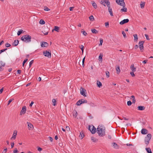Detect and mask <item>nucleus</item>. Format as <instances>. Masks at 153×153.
Here are the masks:
<instances>
[{"mask_svg": "<svg viewBox=\"0 0 153 153\" xmlns=\"http://www.w3.org/2000/svg\"><path fill=\"white\" fill-rule=\"evenodd\" d=\"M97 130V132L99 136L102 137L105 135V128L103 125L99 126Z\"/></svg>", "mask_w": 153, "mask_h": 153, "instance_id": "f257e3e1", "label": "nucleus"}, {"mask_svg": "<svg viewBox=\"0 0 153 153\" xmlns=\"http://www.w3.org/2000/svg\"><path fill=\"white\" fill-rule=\"evenodd\" d=\"M31 36L29 35L26 34L22 36L21 38V39L26 42H31Z\"/></svg>", "mask_w": 153, "mask_h": 153, "instance_id": "f03ea898", "label": "nucleus"}, {"mask_svg": "<svg viewBox=\"0 0 153 153\" xmlns=\"http://www.w3.org/2000/svg\"><path fill=\"white\" fill-rule=\"evenodd\" d=\"M152 137V135L151 134H148L146 137H145V142L146 144L148 145L149 143V142Z\"/></svg>", "mask_w": 153, "mask_h": 153, "instance_id": "7ed1b4c3", "label": "nucleus"}, {"mask_svg": "<svg viewBox=\"0 0 153 153\" xmlns=\"http://www.w3.org/2000/svg\"><path fill=\"white\" fill-rule=\"evenodd\" d=\"M88 129L90 131L92 134H94L96 131V128L93 125H89L88 127Z\"/></svg>", "mask_w": 153, "mask_h": 153, "instance_id": "20e7f679", "label": "nucleus"}, {"mask_svg": "<svg viewBox=\"0 0 153 153\" xmlns=\"http://www.w3.org/2000/svg\"><path fill=\"white\" fill-rule=\"evenodd\" d=\"M116 1L118 4L122 6L123 7H125L126 6L124 0H116Z\"/></svg>", "mask_w": 153, "mask_h": 153, "instance_id": "39448f33", "label": "nucleus"}, {"mask_svg": "<svg viewBox=\"0 0 153 153\" xmlns=\"http://www.w3.org/2000/svg\"><path fill=\"white\" fill-rule=\"evenodd\" d=\"M44 55L49 58H51V52H49L47 51H44L43 52Z\"/></svg>", "mask_w": 153, "mask_h": 153, "instance_id": "423d86ee", "label": "nucleus"}, {"mask_svg": "<svg viewBox=\"0 0 153 153\" xmlns=\"http://www.w3.org/2000/svg\"><path fill=\"white\" fill-rule=\"evenodd\" d=\"M80 94L84 97H86V91L82 87H81L80 88Z\"/></svg>", "mask_w": 153, "mask_h": 153, "instance_id": "0eeeda50", "label": "nucleus"}, {"mask_svg": "<svg viewBox=\"0 0 153 153\" xmlns=\"http://www.w3.org/2000/svg\"><path fill=\"white\" fill-rule=\"evenodd\" d=\"M144 43V41H140L139 43V48L141 51L143 50L144 49V47L143 46V44Z\"/></svg>", "mask_w": 153, "mask_h": 153, "instance_id": "6e6552de", "label": "nucleus"}, {"mask_svg": "<svg viewBox=\"0 0 153 153\" xmlns=\"http://www.w3.org/2000/svg\"><path fill=\"white\" fill-rule=\"evenodd\" d=\"M26 111V107L25 106H24L22 108V110L20 112V114L22 115V114H24Z\"/></svg>", "mask_w": 153, "mask_h": 153, "instance_id": "1a4fd4ad", "label": "nucleus"}, {"mask_svg": "<svg viewBox=\"0 0 153 153\" xmlns=\"http://www.w3.org/2000/svg\"><path fill=\"white\" fill-rule=\"evenodd\" d=\"M129 21L128 19H124L120 22V25H122L125 23H127Z\"/></svg>", "mask_w": 153, "mask_h": 153, "instance_id": "9d476101", "label": "nucleus"}, {"mask_svg": "<svg viewBox=\"0 0 153 153\" xmlns=\"http://www.w3.org/2000/svg\"><path fill=\"white\" fill-rule=\"evenodd\" d=\"M27 124H28V128L29 130H32L33 128V126L30 123L27 122Z\"/></svg>", "mask_w": 153, "mask_h": 153, "instance_id": "9b49d317", "label": "nucleus"}, {"mask_svg": "<svg viewBox=\"0 0 153 153\" xmlns=\"http://www.w3.org/2000/svg\"><path fill=\"white\" fill-rule=\"evenodd\" d=\"M17 135V131H14L12 137L11 138V140L13 139H15L16 138V135Z\"/></svg>", "mask_w": 153, "mask_h": 153, "instance_id": "f8f14e48", "label": "nucleus"}, {"mask_svg": "<svg viewBox=\"0 0 153 153\" xmlns=\"http://www.w3.org/2000/svg\"><path fill=\"white\" fill-rule=\"evenodd\" d=\"M48 45V43L46 42H43L42 43L41 46L42 47H47Z\"/></svg>", "mask_w": 153, "mask_h": 153, "instance_id": "ddd939ff", "label": "nucleus"}, {"mask_svg": "<svg viewBox=\"0 0 153 153\" xmlns=\"http://www.w3.org/2000/svg\"><path fill=\"white\" fill-rule=\"evenodd\" d=\"M113 146L114 148L116 149H119V146L115 143H112Z\"/></svg>", "mask_w": 153, "mask_h": 153, "instance_id": "4468645a", "label": "nucleus"}, {"mask_svg": "<svg viewBox=\"0 0 153 153\" xmlns=\"http://www.w3.org/2000/svg\"><path fill=\"white\" fill-rule=\"evenodd\" d=\"M141 133L143 134H146L148 133V130L145 128H143L141 130Z\"/></svg>", "mask_w": 153, "mask_h": 153, "instance_id": "2eb2a0df", "label": "nucleus"}, {"mask_svg": "<svg viewBox=\"0 0 153 153\" xmlns=\"http://www.w3.org/2000/svg\"><path fill=\"white\" fill-rule=\"evenodd\" d=\"M130 68L132 71L135 72L136 71V68L134 67V65L132 64L130 66Z\"/></svg>", "mask_w": 153, "mask_h": 153, "instance_id": "dca6fc26", "label": "nucleus"}, {"mask_svg": "<svg viewBox=\"0 0 153 153\" xmlns=\"http://www.w3.org/2000/svg\"><path fill=\"white\" fill-rule=\"evenodd\" d=\"M138 109L139 110L142 111L145 110V108L143 106H139L137 107Z\"/></svg>", "mask_w": 153, "mask_h": 153, "instance_id": "f3484780", "label": "nucleus"}, {"mask_svg": "<svg viewBox=\"0 0 153 153\" xmlns=\"http://www.w3.org/2000/svg\"><path fill=\"white\" fill-rule=\"evenodd\" d=\"M108 11L110 14V15L111 16H113V12L112 10V9L110 7H109L108 9Z\"/></svg>", "mask_w": 153, "mask_h": 153, "instance_id": "a211bd4d", "label": "nucleus"}, {"mask_svg": "<svg viewBox=\"0 0 153 153\" xmlns=\"http://www.w3.org/2000/svg\"><path fill=\"white\" fill-rule=\"evenodd\" d=\"M59 27L55 26L54 27V29L52 30V31L53 32L54 30H55L57 32H58L59 31Z\"/></svg>", "mask_w": 153, "mask_h": 153, "instance_id": "6ab92c4d", "label": "nucleus"}, {"mask_svg": "<svg viewBox=\"0 0 153 153\" xmlns=\"http://www.w3.org/2000/svg\"><path fill=\"white\" fill-rule=\"evenodd\" d=\"M133 36H134V42H137L138 39V37L137 35L136 34H134L133 35Z\"/></svg>", "mask_w": 153, "mask_h": 153, "instance_id": "aec40b11", "label": "nucleus"}, {"mask_svg": "<svg viewBox=\"0 0 153 153\" xmlns=\"http://www.w3.org/2000/svg\"><path fill=\"white\" fill-rule=\"evenodd\" d=\"M97 86L99 88H100L102 86V84L101 82L98 80L97 81Z\"/></svg>", "mask_w": 153, "mask_h": 153, "instance_id": "412c9836", "label": "nucleus"}, {"mask_svg": "<svg viewBox=\"0 0 153 153\" xmlns=\"http://www.w3.org/2000/svg\"><path fill=\"white\" fill-rule=\"evenodd\" d=\"M19 42V41L18 40H15L14 42H13V45L15 46H16L18 45Z\"/></svg>", "mask_w": 153, "mask_h": 153, "instance_id": "4be33fe9", "label": "nucleus"}, {"mask_svg": "<svg viewBox=\"0 0 153 153\" xmlns=\"http://www.w3.org/2000/svg\"><path fill=\"white\" fill-rule=\"evenodd\" d=\"M105 4L107 5L108 6V8L109 7H110V2L109 1H108V0H105Z\"/></svg>", "mask_w": 153, "mask_h": 153, "instance_id": "5701e85b", "label": "nucleus"}, {"mask_svg": "<svg viewBox=\"0 0 153 153\" xmlns=\"http://www.w3.org/2000/svg\"><path fill=\"white\" fill-rule=\"evenodd\" d=\"M116 70L117 72V74H119L120 72V67L119 66H118L116 68Z\"/></svg>", "mask_w": 153, "mask_h": 153, "instance_id": "b1692460", "label": "nucleus"}, {"mask_svg": "<svg viewBox=\"0 0 153 153\" xmlns=\"http://www.w3.org/2000/svg\"><path fill=\"white\" fill-rule=\"evenodd\" d=\"M5 65V63L3 62V61H0V67H1V66H4Z\"/></svg>", "mask_w": 153, "mask_h": 153, "instance_id": "393cba45", "label": "nucleus"}, {"mask_svg": "<svg viewBox=\"0 0 153 153\" xmlns=\"http://www.w3.org/2000/svg\"><path fill=\"white\" fill-rule=\"evenodd\" d=\"M92 33H98V31L97 30L95 29H94L91 30Z\"/></svg>", "mask_w": 153, "mask_h": 153, "instance_id": "a878e982", "label": "nucleus"}, {"mask_svg": "<svg viewBox=\"0 0 153 153\" xmlns=\"http://www.w3.org/2000/svg\"><path fill=\"white\" fill-rule=\"evenodd\" d=\"M23 32V30L22 29H20L17 32V35L19 36Z\"/></svg>", "mask_w": 153, "mask_h": 153, "instance_id": "bb28decb", "label": "nucleus"}, {"mask_svg": "<svg viewBox=\"0 0 153 153\" xmlns=\"http://www.w3.org/2000/svg\"><path fill=\"white\" fill-rule=\"evenodd\" d=\"M80 135L79 136V137H81V139H82L84 137V134L83 133V132L81 131L80 133Z\"/></svg>", "mask_w": 153, "mask_h": 153, "instance_id": "cd10ccee", "label": "nucleus"}, {"mask_svg": "<svg viewBox=\"0 0 153 153\" xmlns=\"http://www.w3.org/2000/svg\"><path fill=\"white\" fill-rule=\"evenodd\" d=\"M81 104V100H79L76 103V105L78 106L80 105Z\"/></svg>", "mask_w": 153, "mask_h": 153, "instance_id": "c85d7f7f", "label": "nucleus"}, {"mask_svg": "<svg viewBox=\"0 0 153 153\" xmlns=\"http://www.w3.org/2000/svg\"><path fill=\"white\" fill-rule=\"evenodd\" d=\"M81 104L84 103H87V101L86 100H84L83 99L81 100Z\"/></svg>", "mask_w": 153, "mask_h": 153, "instance_id": "c756f323", "label": "nucleus"}, {"mask_svg": "<svg viewBox=\"0 0 153 153\" xmlns=\"http://www.w3.org/2000/svg\"><path fill=\"white\" fill-rule=\"evenodd\" d=\"M89 19L91 21H93L94 20V16L92 15L91 16L89 17Z\"/></svg>", "mask_w": 153, "mask_h": 153, "instance_id": "7c9ffc66", "label": "nucleus"}, {"mask_svg": "<svg viewBox=\"0 0 153 153\" xmlns=\"http://www.w3.org/2000/svg\"><path fill=\"white\" fill-rule=\"evenodd\" d=\"M146 150L148 153H149L152 152L150 148H146Z\"/></svg>", "mask_w": 153, "mask_h": 153, "instance_id": "2f4dec72", "label": "nucleus"}, {"mask_svg": "<svg viewBox=\"0 0 153 153\" xmlns=\"http://www.w3.org/2000/svg\"><path fill=\"white\" fill-rule=\"evenodd\" d=\"M39 24L41 25H44L45 24V22L42 19H41L39 22Z\"/></svg>", "mask_w": 153, "mask_h": 153, "instance_id": "473e14b6", "label": "nucleus"}, {"mask_svg": "<svg viewBox=\"0 0 153 153\" xmlns=\"http://www.w3.org/2000/svg\"><path fill=\"white\" fill-rule=\"evenodd\" d=\"M77 115V113L76 111H73V115L74 117H76Z\"/></svg>", "mask_w": 153, "mask_h": 153, "instance_id": "72a5a7b5", "label": "nucleus"}, {"mask_svg": "<svg viewBox=\"0 0 153 153\" xmlns=\"http://www.w3.org/2000/svg\"><path fill=\"white\" fill-rule=\"evenodd\" d=\"M83 29L82 30L81 32L85 36H86L87 35V33L85 31L83 30Z\"/></svg>", "mask_w": 153, "mask_h": 153, "instance_id": "f704fd0d", "label": "nucleus"}, {"mask_svg": "<svg viewBox=\"0 0 153 153\" xmlns=\"http://www.w3.org/2000/svg\"><path fill=\"white\" fill-rule=\"evenodd\" d=\"M123 8H122L121 9V11L123 12H126L127 10V8L126 7H123Z\"/></svg>", "mask_w": 153, "mask_h": 153, "instance_id": "c9c22d12", "label": "nucleus"}, {"mask_svg": "<svg viewBox=\"0 0 153 153\" xmlns=\"http://www.w3.org/2000/svg\"><path fill=\"white\" fill-rule=\"evenodd\" d=\"M103 42V39L102 38L100 39V43L99 44V45H102Z\"/></svg>", "mask_w": 153, "mask_h": 153, "instance_id": "e433bc0d", "label": "nucleus"}, {"mask_svg": "<svg viewBox=\"0 0 153 153\" xmlns=\"http://www.w3.org/2000/svg\"><path fill=\"white\" fill-rule=\"evenodd\" d=\"M92 5L95 8L97 7V6L96 4L94 2H93L92 3Z\"/></svg>", "mask_w": 153, "mask_h": 153, "instance_id": "4c0bfd02", "label": "nucleus"}, {"mask_svg": "<svg viewBox=\"0 0 153 153\" xmlns=\"http://www.w3.org/2000/svg\"><path fill=\"white\" fill-rule=\"evenodd\" d=\"M102 56L103 55L101 54L99 57V61H102Z\"/></svg>", "mask_w": 153, "mask_h": 153, "instance_id": "58836bf2", "label": "nucleus"}, {"mask_svg": "<svg viewBox=\"0 0 153 153\" xmlns=\"http://www.w3.org/2000/svg\"><path fill=\"white\" fill-rule=\"evenodd\" d=\"M44 10L45 11H47L50 10V9L47 6H45L44 7Z\"/></svg>", "mask_w": 153, "mask_h": 153, "instance_id": "ea45409f", "label": "nucleus"}, {"mask_svg": "<svg viewBox=\"0 0 153 153\" xmlns=\"http://www.w3.org/2000/svg\"><path fill=\"white\" fill-rule=\"evenodd\" d=\"M56 102V100L55 99H53L52 100L53 105L54 106L55 105Z\"/></svg>", "mask_w": 153, "mask_h": 153, "instance_id": "a19ab883", "label": "nucleus"}, {"mask_svg": "<svg viewBox=\"0 0 153 153\" xmlns=\"http://www.w3.org/2000/svg\"><path fill=\"white\" fill-rule=\"evenodd\" d=\"M122 34L123 35V36L124 38H126V34L125 32L124 31H122Z\"/></svg>", "mask_w": 153, "mask_h": 153, "instance_id": "79ce46f5", "label": "nucleus"}, {"mask_svg": "<svg viewBox=\"0 0 153 153\" xmlns=\"http://www.w3.org/2000/svg\"><path fill=\"white\" fill-rule=\"evenodd\" d=\"M85 57L83 59L82 61V65L83 67H84L85 66V64H84V62H85Z\"/></svg>", "mask_w": 153, "mask_h": 153, "instance_id": "37998d69", "label": "nucleus"}, {"mask_svg": "<svg viewBox=\"0 0 153 153\" xmlns=\"http://www.w3.org/2000/svg\"><path fill=\"white\" fill-rule=\"evenodd\" d=\"M28 59H25L24 60L22 63V66H24L25 64L27 61Z\"/></svg>", "mask_w": 153, "mask_h": 153, "instance_id": "c03bdc74", "label": "nucleus"}, {"mask_svg": "<svg viewBox=\"0 0 153 153\" xmlns=\"http://www.w3.org/2000/svg\"><path fill=\"white\" fill-rule=\"evenodd\" d=\"M132 103V102L130 101H128L127 102V104L128 106L131 105Z\"/></svg>", "mask_w": 153, "mask_h": 153, "instance_id": "a18cd8bd", "label": "nucleus"}, {"mask_svg": "<svg viewBox=\"0 0 153 153\" xmlns=\"http://www.w3.org/2000/svg\"><path fill=\"white\" fill-rule=\"evenodd\" d=\"M11 45L8 43H7L5 44V46L7 48L10 47Z\"/></svg>", "mask_w": 153, "mask_h": 153, "instance_id": "49530a36", "label": "nucleus"}, {"mask_svg": "<svg viewBox=\"0 0 153 153\" xmlns=\"http://www.w3.org/2000/svg\"><path fill=\"white\" fill-rule=\"evenodd\" d=\"M33 60H32L31 61H30L29 63V67H30L31 65L33 62Z\"/></svg>", "mask_w": 153, "mask_h": 153, "instance_id": "de8ad7c7", "label": "nucleus"}, {"mask_svg": "<svg viewBox=\"0 0 153 153\" xmlns=\"http://www.w3.org/2000/svg\"><path fill=\"white\" fill-rule=\"evenodd\" d=\"M91 139L94 142H95L96 140V139L94 137H91Z\"/></svg>", "mask_w": 153, "mask_h": 153, "instance_id": "09e8293b", "label": "nucleus"}, {"mask_svg": "<svg viewBox=\"0 0 153 153\" xmlns=\"http://www.w3.org/2000/svg\"><path fill=\"white\" fill-rule=\"evenodd\" d=\"M140 5L141 7L142 8H143L144 7L145 3H141L140 4Z\"/></svg>", "mask_w": 153, "mask_h": 153, "instance_id": "8fccbe9b", "label": "nucleus"}, {"mask_svg": "<svg viewBox=\"0 0 153 153\" xmlns=\"http://www.w3.org/2000/svg\"><path fill=\"white\" fill-rule=\"evenodd\" d=\"M107 77V78H108L109 77V73L108 71H107L105 73Z\"/></svg>", "mask_w": 153, "mask_h": 153, "instance_id": "3c124183", "label": "nucleus"}, {"mask_svg": "<svg viewBox=\"0 0 153 153\" xmlns=\"http://www.w3.org/2000/svg\"><path fill=\"white\" fill-rule=\"evenodd\" d=\"M134 72H133V71H131V72L130 73V74H131V75L132 76V77H134L135 76V75L134 74Z\"/></svg>", "mask_w": 153, "mask_h": 153, "instance_id": "603ef678", "label": "nucleus"}, {"mask_svg": "<svg viewBox=\"0 0 153 153\" xmlns=\"http://www.w3.org/2000/svg\"><path fill=\"white\" fill-rule=\"evenodd\" d=\"M13 100H14L13 99H10L8 101L7 105H8Z\"/></svg>", "mask_w": 153, "mask_h": 153, "instance_id": "864d4df0", "label": "nucleus"}, {"mask_svg": "<svg viewBox=\"0 0 153 153\" xmlns=\"http://www.w3.org/2000/svg\"><path fill=\"white\" fill-rule=\"evenodd\" d=\"M105 25L106 27H109V22H105Z\"/></svg>", "mask_w": 153, "mask_h": 153, "instance_id": "5fc2aeb1", "label": "nucleus"}, {"mask_svg": "<svg viewBox=\"0 0 153 153\" xmlns=\"http://www.w3.org/2000/svg\"><path fill=\"white\" fill-rule=\"evenodd\" d=\"M145 36L146 37V39L147 40H149L150 39L149 38V36L148 35L145 34Z\"/></svg>", "mask_w": 153, "mask_h": 153, "instance_id": "6e6d98bb", "label": "nucleus"}, {"mask_svg": "<svg viewBox=\"0 0 153 153\" xmlns=\"http://www.w3.org/2000/svg\"><path fill=\"white\" fill-rule=\"evenodd\" d=\"M7 148L4 149V150L3 151L2 153H6L7 151Z\"/></svg>", "mask_w": 153, "mask_h": 153, "instance_id": "4d7b16f0", "label": "nucleus"}, {"mask_svg": "<svg viewBox=\"0 0 153 153\" xmlns=\"http://www.w3.org/2000/svg\"><path fill=\"white\" fill-rule=\"evenodd\" d=\"M18 152H19V151L17 150L16 148L15 149V150L13 151V153H17Z\"/></svg>", "mask_w": 153, "mask_h": 153, "instance_id": "13d9d810", "label": "nucleus"}, {"mask_svg": "<svg viewBox=\"0 0 153 153\" xmlns=\"http://www.w3.org/2000/svg\"><path fill=\"white\" fill-rule=\"evenodd\" d=\"M101 3L104 6H105V1H101Z\"/></svg>", "mask_w": 153, "mask_h": 153, "instance_id": "bf43d9fd", "label": "nucleus"}, {"mask_svg": "<svg viewBox=\"0 0 153 153\" xmlns=\"http://www.w3.org/2000/svg\"><path fill=\"white\" fill-rule=\"evenodd\" d=\"M81 49L82 50V52L83 53V51H84V46L83 45H81Z\"/></svg>", "mask_w": 153, "mask_h": 153, "instance_id": "052dcab7", "label": "nucleus"}, {"mask_svg": "<svg viewBox=\"0 0 153 153\" xmlns=\"http://www.w3.org/2000/svg\"><path fill=\"white\" fill-rule=\"evenodd\" d=\"M7 49V48H5V49H2L0 51L1 53L5 51Z\"/></svg>", "mask_w": 153, "mask_h": 153, "instance_id": "680f3d73", "label": "nucleus"}, {"mask_svg": "<svg viewBox=\"0 0 153 153\" xmlns=\"http://www.w3.org/2000/svg\"><path fill=\"white\" fill-rule=\"evenodd\" d=\"M21 70H17V74H20L21 73Z\"/></svg>", "mask_w": 153, "mask_h": 153, "instance_id": "e2e57ef3", "label": "nucleus"}, {"mask_svg": "<svg viewBox=\"0 0 153 153\" xmlns=\"http://www.w3.org/2000/svg\"><path fill=\"white\" fill-rule=\"evenodd\" d=\"M66 130H67V131H68L70 130V128L68 126L66 127Z\"/></svg>", "mask_w": 153, "mask_h": 153, "instance_id": "0e129e2a", "label": "nucleus"}, {"mask_svg": "<svg viewBox=\"0 0 153 153\" xmlns=\"http://www.w3.org/2000/svg\"><path fill=\"white\" fill-rule=\"evenodd\" d=\"M14 142H12L11 143V147L12 148L14 146Z\"/></svg>", "mask_w": 153, "mask_h": 153, "instance_id": "69168bd1", "label": "nucleus"}, {"mask_svg": "<svg viewBox=\"0 0 153 153\" xmlns=\"http://www.w3.org/2000/svg\"><path fill=\"white\" fill-rule=\"evenodd\" d=\"M37 150L39 151H41L42 150V149L40 147H38Z\"/></svg>", "mask_w": 153, "mask_h": 153, "instance_id": "338daca9", "label": "nucleus"}, {"mask_svg": "<svg viewBox=\"0 0 153 153\" xmlns=\"http://www.w3.org/2000/svg\"><path fill=\"white\" fill-rule=\"evenodd\" d=\"M147 61L148 60H145L143 61L142 62L144 64H146L147 63Z\"/></svg>", "mask_w": 153, "mask_h": 153, "instance_id": "774afa93", "label": "nucleus"}]
</instances>
